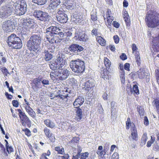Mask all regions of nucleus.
Listing matches in <instances>:
<instances>
[{"label":"nucleus","mask_w":159,"mask_h":159,"mask_svg":"<svg viewBox=\"0 0 159 159\" xmlns=\"http://www.w3.org/2000/svg\"><path fill=\"white\" fill-rule=\"evenodd\" d=\"M41 37L39 34H32L27 43L26 46L29 51L26 50L25 56L28 59L36 57L40 52V45Z\"/></svg>","instance_id":"obj_1"},{"label":"nucleus","mask_w":159,"mask_h":159,"mask_svg":"<svg viewBox=\"0 0 159 159\" xmlns=\"http://www.w3.org/2000/svg\"><path fill=\"white\" fill-rule=\"evenodd\" d=\"M145 20L148 28H154L159 27V13L156 10H151L146 14Z\"/></svg>","instance_id":"obj_2"},{"label":"nucleus","mask_w":159,"mask_h":159,"mask_svg":"<svg viewBox=\"0 0 159 159\" xmlns=\"http://www.w3.org/2000/svg\"><path fill=\"white\" fill-rule=\"evenodd\" d=\"M27 5L25 1H20V3L11 2V15L21 16L25 14L27 11Z\"/></svg>","instance_id":"obj_3"},{"label":"nucleus","mask_w":159,"mask_h":159,"mask_svg":"<svg viewBox=\"0 0 159 159\" xmlns=\"http://www.w3.org/2000/svg\"><path fill=\"white\" fill-rule=\"evenodd\" d=\"M70 66L74 72L78 74L83 72L85 68L84 62L79 59L71 61Z\"/></svg>","instance_id":"obj_4"},{"label":"nucleus","mask_w":159,"mask_h":159,"mask_svg":"<svg viewBox=\"0 0 159 159\" xmlns=\"http://www.w3.org/2000/svg\"><path fill=\"white\" fill-rule=\"evenodd\" d=\"M33 15L38 20L48 23L51 20V17L49 14L40 10H34Z\"/></svg>","instance_id":"obj_5"},{"label":"nucleus","mask_w":159,"mask_h":159,"mask_svg":"<svg viewBox=\"0 0 159 159\" xmlns=\"http://www.w3.org/2000/svg\"><path fill=\"white\" fill-rule=\"evenodd\" d=\"M58 32H55L47 38V40L49 43L53 44L54 43H60L64 37L63 33L59 29Z\"/></svg>","instance_id":"obj_6"},{"label":"nucleus","mask_w":159,"mask_h":159,"mask_svg":"<svg viewBox=\"0 0 159 159\" xmlns=\"http://www.w3.org/2000/svg\"><path fill=\"white\" fill-rule=\"evenodd\" d=\"M11 48L19 49L22 46V43L20 39L14 34H11Z\"/></svg>","instance_id":"obj_7"},{"label":"nucleus","mask_w":159,"mask_h":159,"mask_svg":"<svg viewBox=\"0 0 159 159\" xmlns=\"http://www.w3.org/2000/svg\"><path fill=\"white\" fill-rule=\"evenodd\" d=\"M16 111L18 112L20 122L23 126L26 127V125L27 127L30 128L31 126V121L25 113L22 112L20 109H17Z\"/></svg>","instance_id":"obj_8"},{"label":"nucleus","mask_w":159,"mask_h":159,"mask_svg":"<svg viewBox=\"0 0 159 159\" xmlns=\"http://www.w3.org/2000/svg\"><path fill=\"white\" fill-rule=\"evenodd\" d=\"M20 21L22 23L23 28L33 29L36 26V23L34 19L30 18H22Z\"/></svg>","instance_id":"obj_9"},{"label":"nucleus","mask_w":159,"mask_h":159,"mask_svg":"<svg viewBox=\"0 0 159 159\" xmlns=\"http://www.w3.org/2000/svg\"><path fill=\"white\" fill-rule=\"evenodd\" d=\"M56 18L58 21L61 23H66L68 20L67 14L63 8H60L57 10Z\"/></svg>","instance_id":"obj_10"},{"label":"nucleus","mask_w":159,"mask_h":159,"mask_svg":"<svg viewBox=\"0 0 159 159\" xmlns=\"http://www.w3.org/2000/svg\"><path fill=\"white\" fill-rule=\"evenodd\" d=\"M74 38L76 40L84 43H87L89 39L87 34L84 32L79 30H76Z\"/></svg>","instance_id":"obj_11"},{"label":"nucleus","mask_w":159,"mask_h":159,"mask_svg":"<svg viewBox=\"0 0 159 159\" xmlns=\"http://www.w3.org/2000/svg\"><path fill=\"white\" fill-rule=\"evenodd\" d=\"M50 48H48L42 52L44 59L46 61H50L52 58V53L54 51L55 47L54 46H52L51 49Z\"/></svg>","instance_id":"obj_12"},{"label":"nucleus","mask_w":159,"mask_h":159,"mask_svg":"<svg viewBox=\"0 0 159 159\" xmlns=\"http://www.w3.org/2000/svg\"><path fill=\"white\" fill-rule=\"evenodd\" d=\"M57 72V76L58 77L60 80H62L66 79L70 74L69 71L65 69H61V68Z\"/></svg>","instance_id":"obj_13"},{"label":"nucleus","mask_w":159,"mask_h":159,"mask_svg":"<svg viewBox=\"0 0 159 159\" xmlns=\"http://www.w3.org/2000/svg\"><path fill=\"white\" fill-rule=\"evenodd\" d=\"M68 49L71 52L78 54L84 50L83 47L77 44L73 43L68 47Z\"/></svg>","instance_id":"obj_14"},{"label":"nucleus","mask_w":159,"mask_h":159,"mask_svg":"<svg viewBox=\"0 0 159 159\" xmlns=\"http://www.w3.org/2000/svg\"><path fill=\"white\" fill-rule=\"evenodd\" d=\"M76 2L77 0H66L63 5L67 9L71 10L76 7Z\"/></svg>","instance_id":"obj_15"},{"label":"nucleus","mask_w":159,"mask_h":159,"mask_svg":"<svg viewBox=\"0 0 159 159\" xmlns=\"http://www.w3.org/2000/svg\"><path fill=\"white\" fill-rule=\"evenodd\" d=\"M93 81V80L92 79H87L83 85V89L89 92L94 86Z\"/></svg>","instance_id":"obj_16"},{"label":"nucleus","mask_w":159,"mask_h":159,"mask_svg":"<svg viewBox=\"0 0 159 159\" xmlns=\"http://www.w3.org/2000/svg\"><path fill=\"white\" fill-rule=\"evenodd\" d=\"M84 99L82 96H78L73 102V106L74 107H80L84 103Z\"/></svg>","instance_id":"obj_17"},{"label":"nucleus","mask_w":159,"mask_h":159,"mask_svg":"<svg viewBox=\"0 0 159 159\" xmlns=\"http://www.w3.org/2000/svg\"><path fill=\"white\" fill-rule=\"evenodd\" d=\"M75 108V111L76 113L75 120L78 121H80L82 119L84 116L82 110L80 107H79Z\"/></svg>","instance_id":"obj_18"},{"label":"nucleus","mask_w":159,"mask_h":159,"mask_svg":"<svg viewBox=\"0 0 159 159\" xmlns=\"http://www.w3.org/2000/svg\"><path fill=\"white\" fill-rule=\"evenodd\" d=\"M59 29H60L58 27L55 26H52L48 27L46 30V38L50 36V35L54 34V33H55V32H57L59 30Z\"/></svg>","instance_id":"obj_19"},{"label":"nucleus","mask_w":159,"mask_h":159,"mask_svg":"<svg viewBox=\"0 0 159 159\" xmlns=\"http://www.w3.org/2000/svg\"><path fill=\"white\" fill-rule=\"evenodd\" d=\"M79 12H75L73 13L71 17L72 19L75 23H80L82 21V17Z\"/></svg>","instance_id":"obj_20"},{"label":"nucleus","mask_w":159,"mask_h":159,"mask_svg":"<svg viewBox=\"0 0 159 159\" xmlns=\"http://www.w3.org/2000/svg\"><path fill=\"white\" fill-rule=\"evenodd\" d=\"M131 135L132 139L136 141H137L138 139V135L137 129L135 126V125L134 124L132 125L131 129Z\"/></svg>","instance_id":"obj_21"},{"label":"nucleus","mask_w":159,"mask_h":159,"mask_svg":"<svg viewBox=\"0 0 159 159\" xmlns=\"http://www.w3.org/2000/svg\"><path fill=\"white\" fill-rule=\"evenodd\" d=\"M30 29L23 28L21 31V36L24 39H28L30 34Z\"/></svg>","instance_id":"obj_22"},{"label":"nucleus","mask_w":159,"mask_h":159,"mask_svg":"<svg viewBox=\"0 0 159 159\" xmlns=\"http://www.w3.org/2000/svg\"><path fill=\"white\" fill-rule=\"evenodd\" d=\"M60 0H50L49 7L52 9L56 8L60 3Z\"/></svg>","instance_id":"obj_23"},{"label":"nucleus","mask_w":159,"mask_h":159,"mask_svg":"<svg viewBox=\"0 0 159 159\" xmlns=\"http://www.w3.org/2000/svg\"><path fill=\"white\" fill-rule=\"evenodd\" d=\"M49 65L50 68L53 70H58L61 68L57 63H56L55 60H52L51 61Z\"/></svg>","instance_id":"obj_24"},{"label":"nucleus","mask_w":159,"mask_h":159,"mask_svg":"<svg viewBox=\"0 0 159 159\" xmlns=\"http://www.w3.org/2000/svg\"><path fill=\"white\" fill-rule=\"evenodd\" d=\"M128 89L130 90V93L131 94H136V95H138L139 94V90L137 84H133L132 88L129 87Z\"/></svg>","instance_id":"obj_25"},{"label":"nucleus","mask_w":159,"mask_h":159,"mask_svg":"<svg viewBox=\"0 0 159 159\" xmlns=\"http://www.w3.org/2000/svg\"><path fill=\"white\" fill-rule=\"evenodd\" d=\"M10 20H7L3 23L2 28L7 33L10 32Z\"/></svg>","instance_id":"obj_26"},{"label":"nucleus","mask_w":159,"mask_h":159,"mask_svg":"<svg viewBox=\"0 0 159 159\" xmlns=\"http://www.w3.org/2000/svg\"><path fill=\"white\" fill-rule=\"evenodd\" d=\"M55 60L56 63H57L61 68L65 65L66 62V61L63 59L62 58L60 57Z\"/></svg>","instance_id":"obj_27"},{"label":"nucleus","mask_w":159,"mask_h":159,"mask_svg":"<svg viewBox=\"0 0 159 159\" xmlns=\"http://www.w3.org/2000/svg\"><path fill=\"white\" fill-rule=\"evenodd\" d=\"M9 16L8 10L1 11H0V17L1 18H6Z\"/></svg>","instance_id":"obj_28"},{"label":"nucleus","mask_w":159,"mask_h":159,"mask_svg":"<svg viewBox=\"0 0 159 159\" xmlns=\"http://www.w3.org/2000/svg\"><path fill=\"white\" fill-rule=\"evenodd\" d=\"M60 92V90H58L57 92L58 94L55 95L53 98H51V99L52 100L54 99L55 98H60L61 99L64 100L65 98H67L68 95V94L66 93L65 95H63L61 94H59Z\"/></svg>","instance_id":"obj_29"},{"label":"nucleus","mask_w":159,"mask_h":159,"mask_svg":"<svg viewBox=\"0 0 159 159\" xmlns=\"http://www.w3.org/2000/svg\"><path fill=\"white\" fill-rule=\"evenodd\" d=\"M107 13H108V16L107 17V22H105L106 25L107 26H110L111 25V22L113 20V17H111L110 16V15L109 14L108 11H107Z\"/></svg>","instance_id":"obj_30"},{"label":"nucleus","mask_w":159,"mask_h":159,"mask_svg":"<svg viewBox=\"0 0 159 159\" xmlns=\"http://www.w3.org/2000/svg\"><path fill=\"white\" fill-rule=\"evenodd\" d=\"M153 45H152V48L153 50L156 52H159V41H155V42H153Z\"/></svg>","instance_id":"obj_31"},{"label":"nucleus","mask_w":159,"mask_h":159,"mask_svg":"<svg viewBox=\"0 0 159 159\" xmlns=\"http://www.w3.org/2000/svg\"><path fill=\"white\" fill-rule=\"evenodd\" d=\"M104 63L107 70H109L111 65L110 61L107 57H105L104 59Z\"/></svg>","instance_id":"obj_32"},{"label":"nucleus","mask_w":159,"mask_h":159,"mask_svg":"<svg viewBox=\"0 0 159 159\" xmlns=\"http://www.w3.org/2000/svg\"><path fill=\"white\" fill-rule=\"evenodd\" d=\"M48 0H32V2L38 5H42L45 4Z\"/></svg>","instance_id":"obj_33"},{"label":"nucleus","mask_w":159,"mask_h":159,"mask_svg":"<svg viewBox=\"0 0 159 159\" xmlns=\"http://www.w3.org/2000/svg\"><path fill=\"white\" fill-rule=\"evenodd\" d=\"M148 140V137L146 133H144L141 139V143L140 145L142 147L146 143L147 141Z\"/></svg>","instance_id":"obj_34"},{"label":"nucleus","mask_w":159,"mask_h":159,"mask_svg":"<svg viewBox=\"0 0 159 159\" xmlns=\"http://www.w3.org/2000/svg\"><path fill=\"white\" fill-rule=\"evenodd\" d=\"M97 40L101 45H105L106 43V41L102 37L98 36L96 38Z\"/></svg>","instance_id":"obj_35"},{"label":"nucleus","mask_w":159,"mask_h":159,"mask_svg":"<svg viewBox=\"0 0 159 159\" xmlns=\"http://www.w3.org/2000/svg\"><path fill=\"white\" fill-rule=\"evenodd\" d=\"M137 111L140 116H143L144 115V111L143 108L141 106H138L137 107Z\"/></svg>","instance_id":"obj_36"},{"label":"nucleus","mask_w":159,"mask_h":159,"mask_svg":"<svg viewBox=\"0 0 159 159\" xmlns=\"http://www.w3.org/2000/svg\"><path fill=\"white\" fill-rule=\"evenodd\" d=\"M120 77L121 79V82L124 84L125 81V71H120Z\"/></svg>","instance_id":"obj_37"},{"label":"nucleus","mask_w":159,"mask_h":159,"mask_svg":"<svg viewBox=\"0 0 159 159\" xmlns=\"http://www.w3.org/2000/svg\"><path fill=\"white\" fill-rule=\"evenodd\" d=\"M17 23L16 20L13 19H11V29L12 30L15 29V27L17 26Z\"/></svg>","instance_id":"obj_38"},{"label":"nucleus","mask_w":159,"mask_h":159,"mask_svg":"<svg viewBox=\"0 0 159 159\" xmlns=\"http://www.w3.org/2000/svg\"><path fill=\"white\" fill-rule=\"evenodd\" d=\"M69 83L71 85L75 86L77 84V81L74 78H72L69 79Z\"/></svg>","instance_id":"obj_39"},{"label":"nucleus","mask_w":159,"mask_h":159,"mask_svg":"<svg viewBox=\"0 0 159 159\" xmlns=\"http://www.w3.org/2000/svg\"><path fill=\"white\" fill-rule=\"evenodd\" d=\"M29 107L30 110L28 111L27 112L28 113L29 115L33 118L35 117L36 116L35 112L30 107Z\"/></svg>","instance_id":"obj_40"},{"label":"nucleus","mask_w":159,"mask_h":159,"mask_svg":"<svg viewBox=\"0 0 159 159\" xmlns=\"http://www.w3.org/2000/svg\"><path fill=\"white\" fill-rule=\"evenodd\" d=\"M109 70H107L106 69L104 71L103 73L102 74V78L104 79H107L108 78V75L109 74Z\"/></svg>","instance_id":"obj_41"},{"label":"nucleus","mask_w":159,"mask_h":159,"mask_svg":"<svg viewBox=\"0 0 159 159\" xmlns=\"http://www.w3.org/2000/svg\"><path fill=\"white\" fill-rule=\"evenodd\" d=\"M138 74L139 75V79H142L144 78V73L143 70H141V69H140L138 71Z\"/></svg>","instance_id":"obj_42"},{"label":"nucleus","mask_w":159,"mask_h":159,"mask_svg":"<svg viewBox=\"0 0 159 159\" xmlns=\"http://www.w3.org/2000/svg\"><path fill=\"white\" fill-rule=\"evenodd\" d=\"M124 18V19L125 20V21L126 23V25L127 26H129L130 25V18L129 16H128L125 17V16Z\"/></svg>","instance_id":"obj_43"},{"label":"nucleus","mask_w":159,"mask_h":159,"mask_svg":"<svg viewBox=\"0 0 159 159\" xmlns=\"http://www.w3.org/2000/svg\"><path fill=\"white\" fill-rule=\"evenodd\" d=\"M80 139V138L78 137H75L73 138L72 140H71L70 142L71 143L74 144H77L78 143V142Z\"/></svg>","instance_id":"obj_44"},{"label":"nucleus","mask_w":159,"mask_h":159,"mask_svg":"<svg viewBox=\"0 0 159 159\" xmlns=\"http://www.w3.org/2000/svg\"><path fill=\"white\" fill-rule=\"evenodd\" d=\"M48 137L51 142L54 143L55 142V138L54 135L52 133H51L50 135L48 136Z\"/></svg>","instance_id":"obj_45"},{"label":"nucleus","mask_w":159,"mask_h":159,"mask_svg":"<svg viewBox=\"0 0 159 159\" xmlns=\"http://www.w3.org/2000/svg\"><path fill=\"white\" fill-rule=\"evenodd\" d=\"M5 141L6 142V150L7 152V153H6V156H7L9 154V149L10 150V147L8 145V143L7 141L6 140H5Z\"/></svg>","instance_id":"obj_46"},{"label":"nucleus","mask_w":159,"mask_h":159,"mask_svg":"<svg viewBox=\"0 0 159 159\" xmlns=\"http://www.w3.org/2000/svg\"><path fill=\"white\" fill-rule=\"evenodd\" d=\"M73 29L75 30V28H74L70 30V31H68L67 32H65L64 34V36H66L67 37H70L72 35V33L71 32V31H72Z\"/></svg>","instance_id":"obj_47"},{"label":"nucleus","mask_w":159,"mask_h":159,"mask_svg":"<svg viewBox=\"0 0 159 159\" xmlns=\"http://www.w3.org/2000/svg\"><path fill=\"white\" fill-rule=\"evenodd\" d=\"M22 131L25 132V134L28 137H29L31 135V132L30 130L27 128L23 129Z\"/></svg>","instance_id":"obj_48"},{"label":"nucleus","mask_w":159,"mask_h":159,"mask_svg":"<svg viewBox=\"0 0 159 159\" xmlns=\"http://www.w3.org/2000/svg\"><path fill=\"white\" fill-rule=\"evenodd\" d=\"M56 76H57V73L55 74L54 72H51L50 73V78L53 80H54L57 79Z\"/></svg>","instance_id":"obj_49"},{"label":"nucleus","mask_w":159,"mask_h":159,"mask_svg":"<svg viewBox=\"0 0 159 159\" xmlns=\"http://www.w3.org/2000/svg\"><path fill=\"white\" fill-rule=\"evenodd\" d=\"M1 70L3 73L6 76H7V74L8 73L7 69L5 67H2L1 68Z\"/></svg>","instance_id":"obj_50"},{"label":"nucleus","mask_w":159,"mask_h":159,"mask_svg":"<svg viewBox=\"0 0 159 159\" xmlns=\"http://www.w3.org/2000/svg\"><path fill=\"white\" fill-rule=\"evenodd\" d=\"M88 155L89 153L88 152L83 153L81 155V159H86V158L88 157Z\"/></svg>","instance_id":"obj_51"},{"label":"nucleus","mask_w":159,"mask_h":159,"mask_svg":"<svg viewBox=\"0 0 159 159\" xmlns=\"http://www.w3.org/2000/svg\"><path fill=\"white\" fill-rule=\"evenodd\" d=\"M156 78L157 83L159 85V68L156 71Z\"/></svg>","instance_id":"obj_52"},{"label":"nucleus","mask_w":159,"mask_h":159,"mask_svg":"<svg viewBox=\"0 0 159 159\" xmlns=\"http://www.w3.org/2000/svg\"><path fill=\"white\" fill-rule=\"evenodd\" d=\"M113 39L115 43H118L119 41V38L117 35H115L113 36Z\"/></svg>","instance_id":"obj_53"},{"label":"nucleus","mask_w":159,"mask_h":159,"mask_svg":"<svg viewBox=\"0 0 159 159\" xmlns=\"http://www.w3.org/2000/svg\"><path fill=\"white\" fill-rule=\"evenodd\" d=\"M91 19L92 20L94 21L97 20V18L96 13L93 12L92 14H91Z\"/></svg>","instance_id":"obj_54"},{"label":"nucleus","mask_w":159,"mask_h":159,"mask_svg":"<svg viewBox=\"0 0 159 159\" xmlns=\"http://www.w3.org/2000/svg\"><path fill=\"white\" fill-rule=\"evenodd\" d=\"M44 131L45 134L47 137L49 136L51 133H50V131L49 129H48L47 128H44Z\"/></svg>","instance_id":"obj_55"},{"label":"nucleus","mask_w":159,"mask_h":159,"mask_svg":"<svg viewBox=\"0 0 159 159\" xmlns=\"http://www.w3.org/2000/svg\"><path fill=\"white\" fill-rule=\"evenodd\" d=\"M119 154L117 152H115L112 156V159H119Z\"/></svg>","instance_id":"obj_56"},{"label":"nucleus","mask_w":159,"mask_h":159,"mask_svg":"<svg viewBox=\"0 0 159 159\" xmlns=\"http://www.w3.org/2000/svg\"><path fill=\"white\" fill-rule=\"evenodd\" d=\"M130 65L129 63H125L124 66V68L127 71H129V68Z\"/></svg>","instance_id":"obj_57"},{"label":"nucleus","mask_w":159,"mask_h":159,"mask_svg":"<svg viewBox=\"0 0 159 159\" xmlns=\"http://www.w3.org/2000/svg\"><path fill=\"white\" fill-rule=\"evenodd\" d=\"M143 123L144 125L146 126H147L149 125V121L148 117L146 116H145L144 118Z\"/></svg>","instance_id":"obj_58"},{"label":"nucleus","mask_w":159,"mask_h":159,"mask_svg":"<svg viewBox=\"0 0 159 159\" xmlns=\"http://www.w3.org/2000/svg\"><path fill=\"white\" fill-rule=\"evenodd\" d=\"M120 57L121 59L123 61L127 59V56L124 53H122V54L120 56Z\"/></svg>","instance_id":"obj_59"},{"label":"nucleus","mask_w":159,"mask_h":159,"mask_svg":"<svg viewBox=\"0 0 159 159\" xmlns=\"http://www.w3.org/2000/svg\"><path fill=\"white\" fill-rule=\"evenodd\" d=\"M12 104L13 106L15 107H18L19 102L17 100H14L12 101Z\"/></svg>","instance_id":"obj_60"},{"label":"nucleus","mask_w":159,"mask_h":159,"mask_svg":"<svg viewBox=\"0 0 159 159\" xmlns=\"http://www.w3.org/2000/svg\"><path fill=\"white\" fill-rule=\"evenodd\" d=\"M135 59L137 63V65L138 66H139L140 65V56H137L135 57Z\"/></svg>","instance_id":"obj_61"},{"label":"nucleus","mask_w":159,"mask_h":159,"mask_svg":"<svg viewBox=\"0 0 159 159\" xmlns=\"http://www.w3.org/2000/svg\"><path fill=\"white\" fill-rule=\"evenodd\" d=\"M33 84L36 85L35 86H37L39 87V86L40 85V83L39 82V81H37L35 79H34L33 81Z\"/></svg>","instance_id":"obj_62"},{"label":"nucleus","mask_w":159,"mask_h":159,"mask_svg":"<svg viewBox=\"0 0 159 159\" xmlns=\"http://www.w3.org/2000/svg\"><path fill=\"white\" fill-rule=\"evenodd\" d=\"M113 25L116 28H118L120 26L119 24L116 21H113L112 23Z\"/></svg>","instance_id":"obj_63"},{"label":"nucleus","mask_w":159,"mask_h":159,"mask_svg":"<svg viewBox=\"0 0 159 159\" xmlns=\"http://www.w3.org/2000/svg\"><path fill=\"white\" fill-rule=\"evenodd\" d=\"M42 83L43 85H48L49 84V81L46 80H43L42 81Z\"/></svg>","instance_id":"obj_64"}]
</instances>
